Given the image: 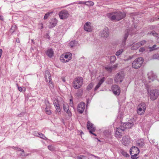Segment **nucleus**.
I'll return each instance as SVG.
<instances>
[{
  "instance_id": "obj_56",
  "label": "nucleus",
  "mask_w": 159,
  "mask_h": 159,
  "mask_svg": "<svg viewBox=\"0 0 159 159\" xmlns=\"http://www.w3.org/2000/svg\"><path fill=\"white\" fill-rule=\"evenodd\" d=\"M88 155H89V156H93V157H94V155L93 154H90V153H89L88 154Z\"/></svg>"
},
{
  "instance_id": "obj_48",
  "label": "nucleus",
  "mask_w": 159,
  "mask_h": 159,
  "mask_svg": "<svg viewBox=\"0 0 159 159\" xmlns=\"http://www.w3.org/2000/svg\"><path fill=\"white\" fill-rule=\"evenodd\" d=\"M48 149L50 151H52L54 150V148L51 145H49L48 146Z\"/></svg>"
},
{
  "instance_id": "obj_19",
  "label": "nucleus",
  "mask_w": 159,
  "mask_h": 159,
  "mask_svg": "<svg viewBox=\"0 0 159 159\" xmlns=\"http://www.w3.org/2000/svg\"><path fill=\"white\" fill-rule=\"evenodd\" d=\"M136 152H139V149L136 147H132L130 150V153H136Z\"/></svg>"
},
{
  "instance_id": "obj_63",
  "label": "nucleus",
  "mask_w": 159,
  "mask_h": 159,
  "mask_svg": "<svg viewBox=\"0 0 159 159\" xmlns=\"http://www.w3.org/2000/svg\"><path fill=\"white\" fill-rule=\"evenodd\" d=\"M158 43H159V42H158Z\"/></svg>"
},
{
  "instance_id": "obj_27",
  "label": "nucleus",
  "mask_w": 159,
  "mask_h": 159,
  "mask_svg": "<svg viewBox=\"0 0 159 159\" xmlns=\"http://www.w3.org/2000/svg\"><path fill=\"white\" fill-rule=\"evenodd\" d=\"M139 153L136 152V153H130L131 155V158L132 159H136L137 157H136L139 154Z\"/></svg>"
},
{
  "instance_id": "obj_26",
  "label": "nucleus",
  "mask_w": 159,
  "mask_h": 159,
  "mask_svg": "<svg viewBox=\"0 0 159 159\" xmlns=\"http://www.w3.org/2000/svg\"><path fill=\"white\" fill-rule=\"evenodd\" d=\"M120 152L123 156L126 157H128L129 156V155L123 150H121L120 151Z\"/></svg>"
},
{
  "instance_id": "obj_46",
  "label": "nucleus",
  "mask_w": 159,
  "mask_h": 159,
  "mask_svg": "<svg viewBox=\"0 0 159 159\" xmlns=\"http://www.w3.org/2000/svg\"><path fill=\"white\" fill-rule=\"evenodd\" d=\"M56 109V112H60L61 111V109L60 108L59 106H57L56 107H55Z\"/></svg>"
},
{
  "instance_id": "obj_20",
  "label": "nucleus",
  "mask_w": 159,
  "mask_h": 159,
  "mask_svg": "<svg viewBox=\"0 0 159 159\" xmlns=\"http://www.w3.org/2000/svg\"><path fill=\"white\" fill-rule=\"evenodd\" d=\"M57 22V19L55 18H54L52 21L50 22L49 28H52L55 27L56 25Z\"/></svg>"
},
{
  "instance_id": "obj_23",
  "label": "nucleus",
  "mask_w": 159,
  "mask_h": 159,
  "mask_svg": "<svg viewBox=\"0 0 159 159\" xmlns=\"http://www.w3.org/2000/svg\"><path fill=\"white\" fill-rule=\"evenodd\" d=\"M45 78L46 80V81H48V79H51V75L50 74V72L48 70H47L45 71Z\"/></svg>"
},
{
  "instance_id": "obj_25",
  "label": "nucleus",
  "mask_w": 159,
  "mask_h": 159,
  "mask_svg": "<svg viewBox=\"0 0 159 159\" xmlns=\"http://www.w3.org/2000/svg\"><path fill=\"white\" fill-rule=\"evenodd\" d=\"M77 44V42L75 40L71 41L69 43L70 46L71 48L75 46Z\"/></svg>"
},
{
  "instance_id": "obj_28",
  "label": "nucleus",
  "mask_w": 159,
  "mask_h": 159,
  "mask_svg": "<svg viewBox=\"0 0 159 159\" xmlns=\"http://www.w3.org/2000/svg\"><path fill=\"white\" fill-rule=\"evenodd\" d=\"M105 69L109 72H111L113 70L112 66H107L105 67Z\"/></svg>"
},
{
  "instance_id": "obj_34",
  "label": "nucleus",
  "mask_w": 159,
  "mask_h": 159,
  "mask_svg": "<svg viewBox=\"0 0 159 159\" xmlns=\"http://www.w3.org/2000/svg\"><path fill=\"white\" fill-rule=\"evenodd\" d=\"M138 43L140 47L141 46L144 45L146 43V41L145 40H144L141 41Z\"/></svg>"
},
{
  "instance_id": "obj_58",
  "label": "nucleus",
  "mask_w": 159,
  "mask_h": 159,
  "mask_svg": "<svg viewBox=\"0 0 159 159\" xmlns=\"http://www.w3.org/2000/svg\"><path fill=\"white\" fill-rule=\"evenodd\" d=\"M0 20H3V17L2 16H0Z\"/></svg>"
},
{
  "instance_id": "obj_3",
  "label": "nucleus",
  "mask_w": 159,
  "mask_h": 159,
  "mask_svg": "<svg viewBox=\"0 0 159 159\" xmlns=\"http://www.w3.org/2000/svg\"><path fill=\"white\" fill-rule=\"evenodd\" d=\"M83 83V80L81 77H78L75 78L73 82V87L75 89L80 88Z\"/></svg>"
},
{
  "instance_id": "obj_45",
  "label": "nucleus",
  "mask_w": 159,
  "mask_h": 159,
  "mask_svg": "<svg viewBox=\"0 0 159 159\" xmlns=\"http://www.w3.org/2000/svg\"><path fill=\"white\" fill-rule=\"evenodd\" d=\"M87 3V1H80L78 2V4H85L86 5Z\"/></svg>"
},
{
  "instance_id": "obj_51",
  "label": "nucleus",
  "mask_w": 159,
  "mask_h": 159,
  "mask_svg": "<svg viewBox=\"0 0 159 159\" xmlns=\"http://www.w3.org/2000/svg\"><path fill=\"white\" fill-rule=\"evenodd\" d=\"M16 85H17V86H18V90L20 91V92H21L22 91V88L21 87H20L18 85V84H16Z\"/></svg>"
},
{
  "instance_id": "obj_6",
  "label": "nucleus",
  "mask_w": 159,
  "mask_h": 159,
  "mask_svg": "<svg viewBox=\"0 0 159 159\" xmlns=\"http://www.w3.org/2000/svg\"><path fill=\"white\" fill-rule=\"evenodd\" d=\"M146 108V104L144 102H142L139 104L137 107V112L139 115H142L144 113Z\"/></svg>"
},
{
  "instance_id": "obj_61",
  "label": "nucleus",
  "mask_w": 159,
  "mask_h": 159,
  "mask_svg": "<svg viewBox=\"0 0 159 159\" xmlns=\"http://www.w3.org/2000/svg\"><path fill=\"white\" fill-rule=\"evenodd\" d=\"M91 134H93L95 136H96V135L95 134L93 133V132H92V133H90Z\"/></svg>"
},
{
  "instance_id": "obj_47",
  "label": "nucleus",
  "mask_w": 159,
  "mask_h": 159,
  "mask_svg": "<svg viewBox=\"0 0 159 159\" xmlns=\"http://www.w3.org/2000/svg\"><path fill=\"white\" fill-rule=\"evenodd\" d=\"M16 26L15 25H13L12 26V27L11 29V30H13L12 32V33L14 32L15 31V30L16 29Z\"/></svg>"
},
{
  "instance_id": "obj_9",
  "label": "nucleus",
  "mask_w": 159,
  "mask_h": 159,
  "mask_svg": "<svg viewBox=\"0 0 159 159\" xmlns=\"http://www.w3.org/2000/svg\"><path fill=\"white\" fill-rule=\"evenodd\" d=\"M58 15L60 18L62 20L67 18L70 15L68 11L66 10L61 11L59 13Z\"/></svg>"
},
{
  "instance_id": "obj_5",
  "label": "nucleus",
  "mask_w": 159,
  "mask_h": 159,
  "mask_svg": "<svg viewBox=\"0 0 159 159\" xmlns=\"http://www.w3.org/2000/svg\"><path fill=\"white\" fill-rule=\"evenodd\" d=\"M148 93L150 99L152 101L156 100L159 95V91L156 89L151 90Z\"/></svg>"
},
{
  "instance_id": "obj_13",
  "label": "nucleus",
  "mask_w": 159,
  "mask_h": 159,
  "mask_svg": "<svg viewBox=\"0 0 159 159\" xmlns=\"http://www.w3.org/2000/svg\"><path fill=\"white\" fill-rule=\"evenodd\" d=\"M85 107V103L83 102H81L78 106L77 110L81 114L83 113Z\"/></svg>"
},
{
  "instance_id": "obj_30",
  "label": "nucleus",
  "mask_w": 159,
  "mask_h": 159,
  "mask_svg": "<svg viewBox=\"0 0 159 159\" xmlns=\"http://www.w3.org/2000/svg\"><path fill=\"white\" fill-rule=\"evenodd\" d=\"M116 59V57L114 56H112L110 57V61L111 63H114Z\"/></svg>"
},
{
  "instance_id": "obj_36",
  "label": "nucleus",
  "mask_w": 159,
  "mask_h": 159,
  "mask_svg": "<svg viewBox=\"0 0 159 159\" xmlns=\"http://www.w3.org/2000/svg\"><path fill=\"white\" fill-rule=\"evenodd\" d=\"M53 104L54 105L55 107L59 106L58 101L57 99H56L55 100H54L53 102Z\"/></svg>"
},
{
  "instance_id": "obj_12",
  "label": "nucleus",
  "mask_w": 159,
  "mask_h": 159,
  "mask_svg": "<svg viewBox=\"0 0 159 159\" xmlns=\"http://www.w3.org/2000/svg\"><path fill=\"white\" fill-rule=\"evenodd\" d=\"M87 127L88 129L89 130L90 133H92L95 130V128L93 125L89 121L87 122Z\"/></svg>"
},
{
  "instance_id": "obj_37",
  "label": "nucleus",
  "mask_w": 159,
  "mask_h": 159,
  "mask_svg": "<svg viewBox=\"0 0 159 159\" xmlns=\"http://www.w3.org/2000/svg\"><path fill=\"white\" fill-rule=\"evenodd\" d=\"M93 84L92 83H91L89 84L87 88V89L88 90H89L91 89L93 87Z\"/></svg>"
},
{
  "instance_id": "obj_60",
  "label": "nucleus",
  "mask_w": 159,
  "mask_h": 159,
  "mask_svg": "<svg viewBox=\"0 0 159 159\" xmlns=\"http://www.w3.org/2000/svg\"><path fill=\"white\" fill-rule=\"evenodd\" d=\"M40 25H41V29H42L43 27V25L42 23H41Z\"/></svg>"
},
{
  "instance_id": "obj_10",
  "label": "nucleus",
  "mask_w": 159,
  "mask_h": 159,
  "mask_svg": "<svg viewBox=\"0 0 159 159\" xmlns=\"http://www.w3.org/2000/svg\"><path fill=\"white\" fill-rule=\"evenodd\" d=\"M109 34L108 29L107 28H105L100 31L99 34L101 37L106 39L108 37Z\"/></svg>"
},
{
  "instance_id": "obj_38",
  "label": "nucleus",
  "mask_w": 159,
  "mask_h": 159,
  "mask_svg": "<svg viewBox=\"0 0 159 159\" xmlns=\"http://www.w3.org/2000/svg\"><path fill=\"white\" fill-rule=\"evenodd\" d=\"M75 159H86V158L85 156H80L75 157Z\"/></svg>"
},
{
  "instance_id": "obj_15",
  "label": "nucleus",
  "mask_w": 159,
  "mask_h": 159,
  "mask_svg": "<svg viewBox=\"0 0 159 159\" xmlns=\"http://www.w3.org/2000/svg\"><path fill=\"white\" fill-rule=\"evenodd\" d=\"M91 23L89 22H86L84 25V30L87 32H91L92 28L91 26Z\"/></svg>"
},
{
  "instance_id": "obj_32",
  "label": "nucleus",
  "mask_w": 159,
  "mask_h": 159,
  "mask_svg": "<svg viewBox=\"0 0 159 159\" xmlns=\"http://www.w3.org/2000/svg\"><path fill=\"white\" fill-rule=\"evenodd\" d=\"M53 12L52 11L49 12H48L46 14L44 17V18H43L45 20V19H47L48 18V16H49L50 14L51 13H52Z\"/></svg>"
},
{
  "instance_id": "obj_49",
  "label": "nucleus",
  "mask_w": 159,
  "mask_h": 159,
  "mask_svg": "<svg viewBox=\"0 0 159 159\" xmlns=\"http://www.w3.org/2000/svg\"><path fill=\"white\" fill-rule=\"evenodd\" d=\"M145 49L144 48H141L139 49V51L140 52H143L144 51H145Z\"/></svg>"
},
{
  "instance_id": "obj_14",
  "label": "nucleus",
  "mask_w": 159,
  "mask_h": 159,
  "mask_svg": "<svg viewBox=\"0 0 159 159\" xmlns=\"http://www.w3.org/2000/svg\"><path fill=\"white\" fill-rule=\"evenodd\" d=\"M148 75V79L151 80V81H153L157 78V76L152 71H151L149 72Z\"/></svg>"
},
{
  "instance_id": "obj_18",
  "label": "nucleus",
  "mask_w": 159,
  "mask_h": 159,
  "mask_svg": "<svg viewBox=\"0 0 159 159\" xmlns=\"http://www.w3.org/2000/svg\"><path fill=\"white\" fill-rule=\"evenodd\" d=\"M136 145L140 148H142L144 145V143L143 139L138 140L136 142Z\"/></svg>"
},
{
  "instance_id": "obj_54",
  "label": "nucleus",
  "mask_w": 159,
  "mask_h": 159,
  "mask_svg": "<svg viewBox=\"0 0 159 159\" xmlns=\"http://www.w3.org/2000/svg\"><path fill=\"white\" fill-rule=\"evenodd\" d=\"M149 34L150 35H152L153 36H155V35L156 34V33H154L153 32L150 33Z\"/></svg>"
},
{
  "instance_id": "obj_52",
  "label": "nucleus",
  "mask_w": 159,
  "mask_h": 159,
  "mask_svg": "<svg viewBox=\"0 0 159 159\" xmlns=\"http://www.w3.org/2000/svg\"><path fill=\"white\" fill-rule=\"evenodd\" d=\"M125 40H123L122 42V45L123 46H124L125 45V42H126Z\"/></svg>"
},
{
  "instance_id": "obj_40",
  "label": "nucleus",
  "mask_w": 159,
  "mask_h": 159,
  "mask_svg": "<svg viewBox=\"0 0 159 159\" xmlns=\"http://www.w3.org/2000/svg\"><path fill=\"white\" fill-rule=\"evenodd\" d=\"M159 57V55L158 54H155L152 57V59H158Z\"/></svg>"
},
{
  "instance_id": "obj_50",
  "label": "nucleus",
  "mask_w": 159,
  "mask_h": 159,
  "mask_svg": "<svg viewBox=\"0 0 159 159\" xmlns=\"http://www.w3.org/2000/svg\"><path fill=\"white\" fill-rule=\"evenodd\" d=\"M70 103H69L70 105L72 107L73 105V102H72V99H70Z\"/></svg>"
},
{
  "instance_id": "obj_16",
  "label": "nucleus",
  "mask_w": 159,
  "mask_h": 159,
  "mask_svg": "<svg viewBox=\"0 0 159 159\" xmlns=\"http://www.w3.org/2000/svg\"><path fill=\"white\" fill-rule=\"evenodd\" d=\"M130 138L129 136H125L122 139V143L125 146H127L130 143Z\"/></svg>"
},
{
  "instance_id": "obj_33",
  "label": "nucleus",
  "mask_w": 159,
  "mask_h": 159,
  "mask_svg": "<svg viewBox=\"0 0 159 159\" xmlns=\"http://www.w3.org/2000/svg\"><path fill=\"white\" fill-rule=\"evenodd\" d=\"M123 49H120L118 50L116 53V55L117 56H118L120 55L123 52Z\"/></svg>"
},
{
  "instance_id": "obj_55",
  "label": "nucleus",
  "mask_w": 159,
  "mask_h": 159,
  "mask_svg": "<svg viewBox=\"0 0 159 159\" xmlns=\"http://www.w3.org/2000/svg\"><path fill=\"white\" fill-rule=\"evenodd\" d=\"M62 80L63 82H65L66 80H65V78L64 77H62Z\"/></svg>"
},
{
  "instance_id": "obj_53",
  "label": "nucleus",
  "mask_w": 159,
  "mask_h": 159,
  "mask_svg": "<svg viewBox=\"0 0 159 159\" xmlns=\"http://www.w3.org/2000/svg\"><path fill=\"white\" fill-rule=\"evenodd\" d=\"M48 80L49 81V84H52V82L51 78L50 79H48Z\"/></svg>"
},
{
  "instance_id": "obj_44",
  "label": "nucleus",
  "mask_w": 159,
  "mask_h": 159,
  "mask_svg": "<svg viewBox=\"0 0 159 159\" xmlns=\"http://www.w3.org/2000/svg\"><path fill=\"white\" fill-rule=\"evenodd\" d=\"M38 134L39 136V137L40 138H41L43 139H45V138H46V137L45 136H44L42 133H39Z\"/></svg>"
},
{
  "instance_id": "obj_8",
  "label": "nucleus",
  "mask_w": 159,
  "mask_h": 159,
  "mask_svg": "<svg viewBox=\"0 0 159 159\" xmlns=\"http://www.w3.org/2000/svg\"><path fill=\"white\" fill-rule=\"evenodd\" d=\"M72 55L70 53H67L66 54L62 55L60 57V60L63 62H68L71 58Z\"/></svg>"
},
{
  "instance_id": "obj_43",
  "label": "nucleus",
  "mask_w": 159,
  "mask_h": 159,
  "mask_svg": "<svg viewBox=\"0 0 159 159\" xmlns=\"http://www.w3.org/2000/svg\"><path fill=\"white\" fill-rule=\"evenodd\" d=\"M119 65V64L118 63H117L116 64L113 65V66H112L113 70H115L116 69L117 67H118V65Z\"/></svg>"
},
{
  "instance_id": "obj_62",
  "label": "nucleus",
  "mask_w": 159,
  "mask_h": 159,
  "mask_svg": "<svg viewBox=\"0 0 159 159\" xmlns=\"http://www.w3.org/2000/svg\"><path fill=\"white\" fill-rule=\"evenodd\" d=\"M32 40V43H34V42L33 40L32 39V40Z\"/></svg>"
},
{
  "instance_id": "obj_31",
  "label": "nucleus",
  "mask_w": 159,
  "mask_h": 159,
  "mask_svg": "<svg viewBox=\"0 0 159 159\" xmlns=\"http://www.w3.org/2000/svg\"><path fill=\"white\" fill-rule=\"evenodd\" d=\"M94 5V3L93 2L90 1H87L86 6L88 7L92 6Z\"/></svg>"
},
{
  "instance_id": "obj_2",
  "label": "nucleus",
  "mask_w": 159,
  "mask_h": 159,
  "mask_svg": "<svg viewBox=\"0 0 159 159\" xmlns=\"http://www.w3.org/2000/svg\"><path fill=\"white\" fill-rule=\"evenodd\" d=\"M107 16L112 20L119 21L125 17V14L124 12H115L108 13Z\"/></svg>"
},
{
  "instance_id": "obj_24",
  "label": "nucleus",
  "mask_w": 159,
  "mask_h": 159,
  "mask_svg": "<svg viewBox=\"0 0 159 159\" xmlns=\"http://www.w3.org/2000/svg\"><path fill=\"white\" fill-rule=\"evenodd\" d=\"M140 47L138 43L132 46L131 48L132 50H135L137 49Z\"/></svg>"
},
{
  "instance_id": "obj_35",
  "label": "nucleus",
  "mask_w": 159,
  "mask_h": 159,
  "mask_svg": "<svg viewBox=\"0 0 159 159\" xmlns=\"http://www.w3.org/2000/svg\"><path fill=\"white\" fill-rule=\"evenodd\" d=\"M64 111L67 113L69 116H71L72 114L70 111L69 110V108Z\"/></svg>"
},
{
  "instance_id": "obj_29",
  "label": "nucleus",
  "mask_w": 159,
  "mask_h": 159,
  "mask_svg": "<svg viewBox=\"0 0 159 159\" xmlns=\"http://www.w3.org/2000/svg\"><path fill=\"white\" fill-rule=\"evenodd\" d=\"M18 151H20L22 153H20V155L22 156H26L28 155V154H26L24 150L22 149H21L20 148H18Z\"/></svg>"
},
{
  "instance_id": "obj_42",
  "label": "nucleus",
  "mask_w": 159,
  "mask_h": 159,
  "mask_svg": "<svg viewBox=\"0 0 159 159\" xmlns=\"http://www.w3.org/2000/svg\"><path fill=\"white\" fill-rule=\"evenodd\" d=\"M129 34L128 32V31H127V32L125 34L124 36V39H123V40H126Z\"/></svg>"
},
{
  "instance_id": "obj_21",
  "label": "nucleus",
  "mask_w": 159,
  "mask_h": 159,
  "mask_svg": "<svg viewBox=\"0 0 159 159\" xmlns=\"http://www.w3.org/2000/svg\"><path fill=\"white\" fill-rule=\"evenodd\" d=\"M46 54L50 57H52L53 55L54 52L52 49L50 48L46 52Z\"/></svg>"
},
{
  "instance_id": "obj_1",
  "label": "nucleus",
  "mask_w": 159,
  "mask_h": 159,
  "mask_svg": "<svg viewBox=\"0 0 159 159\" xmlns=\"http://www.w3.org/2000/svg\"><path fill=\"white\" fill-rule=\"evenodd\" d=\"M134 125L133 122H128L127 123H123L121 124L120 126L116 128V130L115 133V136L120 137L122 135L124 131L126 129H129L132 127Z\"/></svg>"
},
{
  "instance_id": "obj_17",
  "label": "nucleus",
  "mask_w": 159,
  "mask_h": 159,
  "mask_svg": "<svg viewBox=\"0 0 159 159\" xmlns=\"http://www.w3.org/2000/svg\"><path fill=\"white\" fill-rule=\"evenodd\" d=\"M45 103L46 104V107L45 110V112L48 115H51L52 113V112L50 109L49 101L48 100L46 101Z\"/></svg>"
},
{
  "instance_id": "obj_57",
  "label": "nucleus",
  "mask_w": 159,
  "mask_h": 159,
  "mask_svg": "<svg viewBox=\"0 0 159 159\" xmlns=\"http://www.w3.org/2000/svg\"><path fill=\"white\" fill-rule=\"evenodd\" d=\"M16 42L17 43H20V40H19V39H16Z\"/></svg>"
},
{
  "instance_id": "obj_39",
  "label": "nucleus",
  "mask_w": 159,
  "mask_h": 159,
  "mask_svg": "<svg viewBox=\"0 0 159 159\" xmlns=\"http://www.w3.org/2000/svg\"><path fill=\"white\" fill-rule=\"evenodd\" d=\"M63 106L64 111L66 109H67L69 108V106L66 103H64L63 104Z\"/></svg>"
},
{
  "instance_id": "obj_59",
  "label": "nucleus",
  "mask_w": 159,
  "mask_h": 159,
  "mask_svg": "<svg viewBox=\"0 0 159 159\" xmlns=\"http://www.w3.org/2000/svg\"><path fill=\"white\" fill-rule=\"evenodd\" d=\"M95 158H97V159H100V158L99 157H98V156H95L94 155V157Z\"/></svg>"
},
{
  "instance_id": "obj_22",
  "label": "nucleus",
  "mask_w": 159,
  "mask_h": 159,
  "mask_svg": "<svg viewBox=\"0 0 159 159\" xmlns=\"http://www.w3.org/2000/svg\"><path fill=\"white\" fill-rule=\"evenodd\" d=\"M104 81V78H102L99 81L97 85L95 87L94 90H97L100 86L101 84Z\"/></svg>"
},
{
  "instance_id": "obj_4",
  "label": "nucleus",
  "mask_w": 159,
  "mask_h": 159,
  "mask_svg": "<svg viewBox=\"0 0 159 159\" xmlns=\"http://www.w3.org/2000/svg\"><path fill=\"white\" fill-rule=\"evenodd\" d=\"M143 62V59L142 57H138L133 61L132 66L134 69H138L141 66Z\"/></svg>"
},
{
  "instance_id": "obj_41",
  "label": "nucleus",
  "mask_w": 159,
  "mask_h": 159,
  "mask_svg": "<svg viewBox=\"0 0 159 159\" xmlns=\"http://www.w3.org/2000/svg\"><path fill=\"white\" fill-rule=\"evenodd\" d=\"M156 47V45H154L152 47H149L148 48L149 49L150 51H152L154 49H155V48Z\"/></svg>"
},
{
  "instance_id": "obj_11",
  "label": "nucleus",
  "mask_w": 159,
  "mask_h": 159,
  "mask_svg": "<svg viewBox=\"0 0 159 159\" xmlns=\"http://www.w3.org/2000/svg\"><path fill=\"white\" fill-rule=\"evenodd\" d=\"M111 89L114 94L118 95L120 94V90L118 86L116 84L113 85L111 87Z\"/></svg>"
},
{
  "instance_id": "obj_7",
  "label": "nucleus",
  "mask_w": 159,
  "mask_h": 159,
  "mask_svg": "<svg viewBox=\"0 0 159 159\" xmlns=\"http://www.w3.org/2000/svg\"><path fill=\"white\" fill-rule=\"evenodd\" d=\"M124 74L123 71H120L117 73L115 75L114 78L115 82L117 83L118 82L121 83L123 81L124 78Z\"/></svg>"
}]
</instances>
